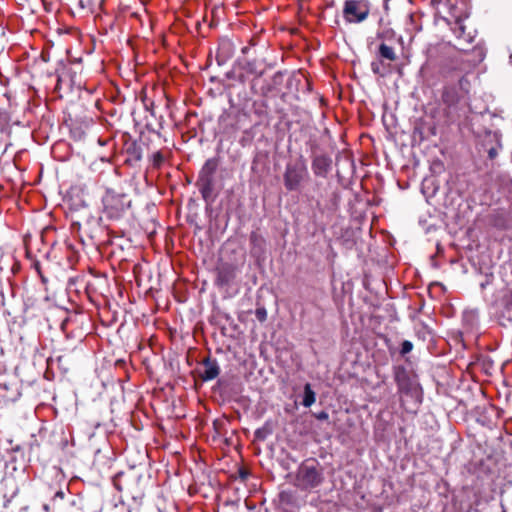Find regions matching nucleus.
<instances>
[{"label": "nucleus", "instance_id": "4468645a", "mask_svg": "<svg viewBox=\"0 0 512 512\" xmlns=\"http://www.w3.org/2000/svg\"><path fill=\"white\" fill-rule=\"evenodd\" d=\"M203 371L199 373L200 378L203 381H210L218 377L220 374V367L216 359L206 357L202 361Z\"/></svg>", "mask_w": 512, "mask_h": 512}, {"label": "nucleus", "instance_id": "a19ab883", "mask_svg": "<svg viewBox=\"0 0 512 512\" xmlns=\"http://www.w3.org/2000/svg\"><path fill=\"white\" fill-rule=\"evenodd\" d=\"M41 58L43 59L44 62H48L49 61V53L42 52Z\"/></svg>", "mask_w": 512, "mask_h": 512}, {"label": "nucleus", "instance_id": "49530a36", "mask_svg": "<svg viewBox=\"0 0 512 512\" xmlns=\"http://www.w3.org/2000/svg\"><path fill=\"white\" fill-rule=\"evenodd\" d=\"M509 59H510V63L512 64V54L510 55Z\"/></svg>", "mask_w": 512, "mask_h": 512}, {"label": "nucleus", "instance_id": "2eb2a0df", "mask_svg": "<svg viewBox=\"0 0 512 512\" xmlns=\"http://www.w3.org/2000/svg\"><path fill=\"white\" fill-rule=\"evenodd\" d=\"M125 153L127 155L126 162L130 165H135L141 161L143 149L141 142L135 140L125 143Z\"/></svg>", "mask_w": 512, "mask_h": 512}, {"label": "nucleus", "instance_id": "ddd939ff", "mask_svg": "<svg viewBox=\"0 0 512 512\" xmlns=\"http://www.w3.org/2000/svg\"><path fill=\"white\" fill-rule=\"evenodd\" d=\"M234 44L228 38H221L216 53V61L218 65L225 64L234 54Z\"/></svg>", "mask_w": 512, "mask_h": 512}, {"label": "nucleus", "instance_id": "6ab92c4d", "mask_svg": "<svg viewBox=\"0 0 512 512\" xmlns=\"http://www.w3.org/2000/svg\"><path fill=\"white\" fill-rule=\"evenodd\" d=\"M70 5L79 14L93 13L97 0H69Z\"/></svg>", "mask_w": 512, "mask_h": 512}, {"label": "nucleus", "instance_id": "423d86ee", "mask_svg": "<svg viewBox=\"0 0 512 512\" xmlns=\"http://www.w3.org/2000/svg\"><path fill=\"white\" fill-rule=\"evenodd\" d=\"M476 133V150L480 157H486L494 160L498 156L499 150L502 148L500 134L496 131L485 130L483 133Z\"/></svg>", "mask_w": 512, "mask_h": 512}, {"label": "nucleus", "instance_id": "5701e85b", "mask_svg": "<svg viewBox=\"0 0 512 512\" xmlns=\"http://www.w3.org/2000/svg\"><path fill=\"white\" fill-rule=\"evenodd\" d=\"M279 500L286 505H295L297 502V495L294 490H282L279 493Z\"/></svg>", "mask_w": 512, "mask_h": 512}, {"label": "nucleus", "instance_id": "79ce46f5", "mask_svg": "<svg viewBox=\"0 0 512 512\" xmlns=\"http://www.w3.org/2000/svg\"><path fill=\"white\" fill-rule=\"evenodd\" d=\"M0 304L4 305V293L0 291Z\"/></svg>", "mask_w": 512, "mask_h": 512}, {"label": "nucleus", "instance_id": "4be33fe9", "mask_svg": "<svg viewBox=\"0 0 512 512\" xmlns=\"http://www.w3.org/2000/svg\"><path fill=\"white\" fill-rule=\"evenodd\" d=\"M10 122V113L7 110L0 109V132L10 134Z\"/></svg>", "mask_w": 512, "mask_h": 512}, {"label": "nucleus", "instance_id": "6e6552de", "mask_svg": "<svg viewBox=\"0 0 512 512\" xmlns=\"http://www.w3.org/2000/svg\"><path fill=\"white\" fill-rule=\"evenodd\" d=\"M223 401L236 400L243 392V385L237 377L220 378L213 387Z\"/></svg>", "mask_w": 512, "mask_h": 512}, {"label": "nucleus", "instance_id": "de8ad7c7", "mask_svg": "<svg viewBox=\"0 0 512 512\" xmlns=\"http://www.w3.org/2000/svg\"><path fill=\"white\" fill-rule=\"evenodd\" d=\"M102 2H103V0H98V3H99V4H102Z\"/></svg>", "mask_w": 512, "mask_h": 512}, {"label": "nucleus", "instance_id": "2f4dec72", "mask_svg": "<svg viewBox=\"0 0 512 512\" xmlns=\"http://www.w3.org/2000/svg\"><path fill=\"white\" fill-rule=\"evenodd\" d=\"M384 342H385V345H386L390 355L393 356L397 351L395 346L392 344L391 340L387 337H385Z\"/></svg>", "mask_w": 512, "mask_h": 512}, {"label": "nucleus", "instance_id": "dca6fc26", "mask_svg": "<svg viewBox=\"0 0 512 512\" xmlns=\"http://www.w3.org/2000/svg\"><path fill=\"white\" fill-rule=\"evenodd\" d=\"M340 192L335 190L331 192L329 195V200L326 205H322L319 200L316 201V207L319 210V212L324 213L325 210H328L329 212L333 213L337 210L340 202Z\"/></svg>", "mask_w": 512, "mask_h": 512}, {"label": "nucleus", "instance_id": "f8f14e48", "mask_svg": "<svg viewBox=\"0 0 512 512\" xmlns=\"http://www.w3.org/2000/svg\"><path fill=\"white\" fill-rule=\"evenodd\" d=\"M250 255L258 262L266 258L267 243L266 239L258 232L252 231L249 236Z\"/></svg>", "mask_w": 512, "mask_h": 512}, {"label": "nucleus", "instance_id": "7ed1b4c3", "mask_svg": "<svg viewBox=\"0 0 512 512\" xmlns=\"http://www.w3.org/2000/svg\"><path fill=\"white\" fill-rule=\"evenodd\" d=\"M219 167V159L209 158L201 167L195 186L198 188L203 200L211 205L217 198L219 190L216 187V172Z\"/></svg>", "mask_w": 512, "mask_h": 512}, {"label": "nucleus", "instance_id": "0eeeda50", "mask_svg": "<svg viewBox=\"0 0 512 512\" xmlns=\"http://www.w3.org/2000/svg\"><path fill=\"white\" fill-rule=\"evenodd\" d=\"M371 10L369 0H345L343 4V18L347 23L356 24L364 22Z\"/></svg>", "mask_w": 512, "mask_h": 512}, {"label": "nucleus", "instance_id": "c85d7f7f", "mask_svg": "<svg viewBox=\"0 0 512 512\" xmlns=\"http://www.w3.org/2000/svg\"><path fill=\"white\" fill-rule=\"evenodd\" d=\"M255 316L257 320L261 323L267 320V310L264 306L257 307L255 310Z\"/></svg>", "mask_w": 512, "mask_h": 512}, {"label": "nucleus", "instance_id": "f3484780", "mask_svg": "<svg viewBox=\"0 0 512 512\" xmlns=\"http://www.w3.org/2000/svg\"><path fill=\"white\" fill-rule=\"evenodd\" d=\"M451 29L458 40H464L467 44L472 43L474 37L470 33L466 34V27L460 17L455 19Z\"/></svg>", "mask_w": 512, "mask_h": 512}, {"label": "nucleus", "instance_id": "58836bf2", "mask_svg": "<svg viewBox=\"0 0 512 512\" xmlns=\"http://www.w3.org/2000/svg\"><path fill=\"white\" fill-rule=\"evenodd\" d=\"M456 48L464 53L465 56H468V49L464 47V45L460 44V46H456Z\"/></svg>", "mask_w": 512, "mask_h": 512}, {"label": "nucleus", "instance_id": "473e14b6", "mask_svg": "<svg viewBox=\"0 0 512 512\" xmlns=\"http://www.w3.org/2000/svg\"><path fill=\"white\" fill-rule=\"evenodd\" d=\"M283 81V74L282 72L278 71L274 74L272 77V82L274 85H281Z\"/></svg>", "mask_w": 512, "mask_h": 512}, {"label": "nucleus", "instance_id": "e433bc0d", "mask_svg": "<svg viewBox=\"0 0 512 512\" xmlns=\"http://www.w3.org/2000/svg\"><path fill=\"white\" fill-rule=\"evenodd\" d=\"M64 497H65V493H64V491H63V490H58V491L54 494V496H53V498H52V501L55 503V502H57V500H63V499H64Z\"/></svg>", "mask_w": 512, "mask_h": 512}, {"label": "nucleus", "instance_id": "f03ea898", "mask_svg": "<svg viewBox=\"0 0 512 512\" xmlns=\"http://www.w3.org/2000/svg\"><path fill=\"white\" fill-rule=\"evenodd\" d=\"M325 480L323 466L314 458L304 460L297 468L294 486L302 491H312Z\"/></svg>", "mask_w": 512, "mask_h": 512}, {"label": "nucleus", "instance_id": "c9c22d12", "mask_svg": "<svg viewBox=\"0 0 512 512\" xmlns=\"http://www.w3.org/2000/svg\"><path fill=\"white\" fill-rule=\"evenodd\" d=\"M314 416L318 420H327L329 418L328 412H326L324 410H322V411H320L318 413H315Z\"/></svg>", "mask_w": 512, "mask_h": 512}, {"label": "nucleus", "instance_id": "4c0bfd02", "mask_svg": "<svg viewBox=\"0 0 512 512\" xmlns=\"http://www.w3.org/2000/svg\"><path fill=\"white\" fill-rule=\"evenodd\" d=\"M445 0H430V5L437 9L440 4H442Z\"/></svg>", "mask_w": 512, "mask_h": 512}, {"label": "nucleus", "instance_id": "a18cd8bd", "mask_svg": "<svg viewBox=\"0 0 512 512\" xmlns=\"http://www.w3.org/2000/svg\"><path fill=\"white\" fill-rule=\"evenodd\" d=\"M240 475L242 478H245L247 474L245 472H240Z\"/></svg>", "mask_w": 512, "mask_h": 512}, {"label": "nucleus", "instance_id": "393cba45", "mask_svg": "<svg viewBox=\"0 0 512 512\" xmlns=\"http://www.w3.org/2000/svg\"><path fill=\"white\" fill-rule=\"evenodd\" d=\"M413 343L409 340H403L401 343H400V348H399V355L401 357H405L407 354H409L412 350H413Z\"/></svg>", "mask_w": 512, "mask_h": 512}, {"label": "nucleus", "instance_id": "9d476101", "mask_svg": "<svg viewBox=\"0 0 512 512\" xmlns=\"http://www.w3.org/2000/svg\"><path fill=\"white\" fill-rule=\"evenodd\" d=\"M393 375L398 391L406 395L412 394L415 385L409 371L403 365H398L393 367Z\"/></svg>", "mask_w": 512, "mask_h": 512}, {"label": "nucleus", "instance_id": "39448f33", "mask_svg": "<svg viewBox=\"0 0 512 512\" xmlns=\"http://www.w3.org/2000/svg\"><path fill=\"white\" fill-rule=\"evenodd\" d=\"M309 179V172L306 160L300 155L294 161H290L285 166L283 174V184L288 192H298L303 184Z\"/></svg>", "mask_w": 512, "mask_h": 512}, {"label": "nucleus", "instance_id": "a211bd4d", "mask_svg": "<svg viewBox=\"0 0 512 512\" xmlns=\"http://www.w3.org/2000/svg\"><path fill=\"white\" fill-rule=\"evenodd\" d=\"M55 74L57 75V86L67 78H69L72 84L75 83L74 77L76 72H72L71 68H69L62 60L59 61L58 67L55 69Z\"/></svg>", "mask_w": 512, "mask_h": 512}, {"label": "nucleus", "instance_id": "cd10ccee", "mask_svg": "<svg viewBox=\"0 0 512 512\" xmlns=\"http://www.w3.org/2000/svg\"><path fill=\"white\" fill-rule=\"evenodd\" d=\"M394 32L391 29H384L382 31H379L377 33V39L382 40V42H385L386 40H390L394 37Z\"/></svg>", "mask_w": 512, "mask_h": 512}, {"label": "nucleus", "instance_id": "72a5a7b5", "mask_svg": "<svg viewBox=\"0 0 512 512\" xmlns=\"http://www.w3.org/2000/svg\"><path fill=\"white\" fill-rule=\"evenodd\" d=\"M33 267H34V269L37 271V273L39 274V276L41 277L42 282H44V283H45V282H47V279L45 278V276H44V275H43V273H42V270H41V264H40V262H39V261H35V262L33 263Z\"/></svg>", "mask_w": 512, "mask_h": 512}, {"label": "nucleus", "instance_id": "f257e3e1", "mask_svg": "<svg viewBox=\"0 0 512 512\" xmlns=\"http://www.w3.org/2000/svg\"><path fill=\"white\" fill-rule=\"evenodd\" d=\"M473 59L455 57L444 62L440 67V74L443 78H457V83H449L443 87L441 102L443 113L450 123L463 122L468 118L470 112L469 92L471 83L468 74L485 57L481 47L472 49Z\"/></svg>", "mask_w": 512, "mask_h": 512}, {"label": "nucleus", "instance_id": "c756f323", "mask_svg": "<svg viewBox=\"0 0 512 512\" xmlns=\"http://www.w3.org/2000/svg\"><path fill=\"white\" fill-rule=\"evenodd\" d=\"M158 512H178L177 508L174 504H166L163 503V505H159L157 507Z\"/></svg>", "mask_w": 512, "mask_h": 512}, {"label": "nucleus", "instance_id": "9b49d317", "mask_svg": "<svg viewBox=\"0 0 512 512\" xmlns=\"http://www.w3.org/2000/svg\"><path fill=\"white\" fill-rule=\"evenodd\" d=\"M215 283L219 287H229L237 276V266L231 263H222L216 269Z\"/></svg>", "mask_w": 512, "mask_h": 512}, {"label": "nucleus", "instance_id": "ea45409f", "mask_svg": "<svg viewBox=\"0 0 512 512\" xmlns=\"http://www.w3.org/2000/svg\"><path fill=\"white\" fill-rule=\"evenodd\" d=\"M246 69L248 72L253 73L254 72V63L247 62Z\"/></svg>", "mask_w": 512, "mask_h": 512}, {"label": "nucleus", "instance_id": "20e7f679", "mask_svg": "<svg viewBox=\"0 0 512 512\" xmlns=\"http://www.w3.org/2000/svg\"><path fill=\"white\" fill-rule=\"evenodd\" d=\"M103 214L112 221L120 220L130 209L132 200L123 192L107 189L102 197Z\"/></svg>", "mask_w": 512, "mask_h": 512}, {"label": "nucleus", "instance_id": "aec40b11", "mask_svg": "<svg viewBox=\"0 0 512 512\" xmlns=\"http://www.w3.org/2000/svg\"><path fill=\"white\" fill-rule=\"evenodd\" d=\"M377 57L381 62L385 60L394 62L397 60V55L395 53L394 48L392 46H389L385 42H381V44L379 45Z\"/></svg>", "mask_w": 512, "mask_h": 512}, {"label": "nucleus", "instance_id": "37998d69", "mask_svg": "<svg viewBox=\"0 0 512 512\" xmlns=\"http://www.w3.org/2000/svg\"><path fill=\"white\" fill-rule=\"evenodd\" d=\"M248 50H249V47H243L242 48V53L246 54L248 52Z\"/></svg>", "mask_w": 512, "mask_h": 512}, {"label": "nucleus", "instance_id": "7c9ffc66", "mask_svg": "<svg viewBox=\"0 0 512 512\" xmlns=\"http://www.w3.org/2000/svg\"><path fill=\"white\" fill-rule=\"evenodd\" d=\"M125 476L123 472H120L116 474V476L113 479L114 486L117 490L122 491L123 487L121 485V479Z\"/></svg>", "mask_w": 512, "mask_h": 512}, {"label": "nucleus", "instance_id": "412c9836", "mask_svg": "<svg viewBox=\"0 0 512 512\" xmlns=\"http://www.w3.org/2000/svg\"><path fill=\"white\" fill-rule=\"evenodd\" d=\"M315 399V392L312 390L311 385L309 383H306L304 386L302 405L304 407H310L315 402Z\"/></svg>", "mask_w": 512, "mask_h": 512}, {"label": "nucleus", "instance_id": "b1692460", "mask_svg": "<svg viewBox=\"0 0 512 512\" xmlns=\"http://www.w3.org/2000/svg\"><path fill=\"white\" fill-rule=\"evenodd\" d=\"M273 432L272 426L269 423H265L262 427L256 429L254 437L258 441H265L266 438Z\"/></svg>", "mask_w": 512, "mask_h": 512}, {"label": "nucleus", "instance_id": "f704fd0d", "mask_svg": "<svg viewBox=\"0 0 512 512\" xmlns=\"http://www.w3.org/2000/svg\"><path fill=\"white\" fill-rule=\"evenodd\" d=\"M381 64H382V62L380 60L379 61H373L371 63V69H372L374 74L382 75V73L380 71Z\"/></svg>", "mask_w": 512, "mask_h": 512}, {"label": "nucleus", "instance_id": "a878e982", "mask_svg": "<svg viewBox=\"0 0 512 512\" xmlns=\"http://www.w3.org/2000/svg\"><path fill=\"white\" fill-rule=\"evenodd\" d=\"M152 166L154 168H160L164 163V156L161 151L153 152L151 155Z\"/></svg>", "mask_w": 512, "mask_h": 512}, {"label": "nucleus", "instance_id": "bb28decb", "mask_svg": "<svg viewBox=\"0 0 512 512\" xmlns=\"http://www.w3.org/2000/svg\"><path fill=\"white\" fill-rule=\"evenodd\" d=\"M146 129L154 134H156L158 137L161 135V130L163 129V124L161 121L157 123V125H154L153 123L147 121L146 123Z\"/></svg>", "mask_w": 512, "mask_h": 512}, {"label": "nucleus", "instance_id": "c03bdc74", "mask_svg": "<svg viewBox=\"0 0 512 512\" xmlns=\"http://www.w3.org/2000/svg\"><path fill=\"white\" fill-rule=\"evenodd\" d=\"M0 386H1V389H4V390H7V389H8L7 384H0Z\"/></svg>", "mask_w": 512, "mask_h": 512}, {"label": "nucleus", "instance_id": "1a4fd4ad", "mask_svg": "<svg viewBox=\"0 0 512 512\" xmlns=\"http://www.w3.org/2000/svg\"><path fill=\"white\" fill-rule=\"evenodd\" d=\"M316 148V144L311 148V168L315 176L326 178L332 169V158L326 153H316Z\"/></svg>", "mask_w": 512, "mask_h": 512}]
</instances>
